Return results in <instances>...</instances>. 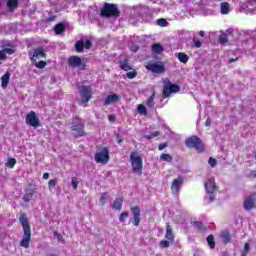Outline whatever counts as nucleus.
<instances>
[{"label": "nucleus", "instance_id": "nucleus-37", "mask_svg": "<svg viewBox=\"0 0 256 256\" xmlns=\"http://www.w3.org/2000/svg\"><path fill=\"white\" fill-rule=\"evenodd\" d=\"M250 249H251V245L249 243H245L241 256H247Z\"/></svg>", "mask_w": 256, "mask_h": 256}, {"label": "nucleus", "instance_id": "nucleus-5", "mask_svg": "<svg viewBox=\"0 0 256 256\" xmlns=\"http://www.w3.org/2000/svg\"><path fill=\"white\" fill-rule=\"evenodd\" d=\"M130 161L132 165V170L137 175H142L143 173V159L141 156L137 155V152H132L130 155Z\"/></svg>", "mask_w": 256, "mask_h": 256}, {"label": "nucleus", "instance_id": "nucleus-8", "mask_svg": "<svg viewBox=\"0 0 256 256\" xmlns=\"http://www.w3.org/2000/svg\"><path fill=\"white\" fill-rule=\"evenodd\" d=\"M82 103H89L93 95V88L91 86H80L78 87Z\"/></svg>", "mask_w": 256, "mask_h": 256}, {"label": "nucleus", "instance_id": "nucleus-56", "mask_svg": "<svg viewBox=\"0 0 256 256\" xmlns=\"http://www.w3.org/2000/svg\"><path fill=\"white\" fill-rule=\"evenodd\" d=\"M43 179H49V173L45 172V173L43 174Z\"/></svg>", "mask_w": 256, "mask_h": 256}, {"label": "nucleus", "instance_id": "nucleus-33", "mask_svg": "<svg viewBox=\"0 0 256 256\" xmlns=\"http://www.w3.org/2000/svg\"><path fill=\"white\" fill-rule=\"evenodd\" d=\"M160 159L161 161H166V163H171L173 161V156L170 154H162Z\"/></svg>", "mask_w": 256, "mask_h": 256}, {"label": "nucleus", "instance_id": "nucleus-10", "mask_svg": "<svg viewBox=\"0 0 256 256\" xmlns=\"http://www.w3.org/2000/svg\"><path fill=\"white\" fill-rule=\"evenodd\" d=\"M132 213L131 222L133 223L134 227H139L141 223V208L139 206H134L130 208Z\"/></svg>", "mask_w": 256, "mask_h": 256}, {"label": "nucleus", "instance_id": "nucleus-45", "mask_svg": "<svg viewBox=\"0 0 256 256\" xmlns=\"http://www.w3.org/2000/svg\"><path fill=\"white\" fill-rule=\"evenodd\" d=\"M208 163L210 165V167H216L217 166V159L210 157L208 160Z\"/></svg>", "mask_w": 256, "mask_h": 256}, {"label": "nucleus", "instance_id": "nucleus-47", "mask_svg": "<svg viewBox=\"0 0 256 256\" xmlns=\"http://www.w3.org/2000/svg\"><path fill=\"white\" fill-rule=\"evenodd\" d=\"M100 203L105 205L107 203V193H103L100 198Z\"/></svg>", "mask_w": 256, "mask_h": 256}, {"label": "nucleus", "instance_id": "nucleus-9", "mask_svg": "<svg viewBox=\"0 0 256 256\" xmlns=\"http://www.w3.org/2000/svg\"><path fill=\"white\" fill-rule=\"evenodd\" d=\"M94 159L96 163H102V165H107L109 163V148L103 147L101 151H98Z\"/></svg>", "mask_w": 256, "mask_h": 256}, {"label": "nucleus", "instance_id": "nucleus-18", "mask_svg": "<svg viewBox=\"0 0 256 256\" xmlns=\"http://www.w3.org/2000/svg\"><path fill=\"white\" fill-rule=\"evenodd\" d=\"M17 7H19V0H7L6 8L8 9L9 13H13Z\"/></svg>", "mask_w": 256, "mask_h": 256}, {"label": "nucleus", "instance_id": "nucleus-44", "mask_svg": "<svg viewBox=\"0 0 256 256\" xmlns=\"http://www.w3.org/2000/svg\"><path fill=\"white\" fill-rule=\"evenodd\" d=\"M126 76L128 77V79H135L137 77V71L133 70L131 72H128Z\"/></svg>", "mask_w": 256, "mask_h": 256}, {"label": "nucleus", "instance_id": "nucleus-36", "mask_svg": "<svg viewBox=\"0 0 256 256\" xmlns=\"http://www.w3.org/2000/svg\"><path fill=\"white\" fill-rule=\"evenodd\" d=\"M157 25L159 27H167V25H169V22H167V20L165 18H159L157 20Z\"/></svg>", "mask_w": 256, "mask_h": 256}, {"label": "nucleus", "instance_id": "nucleus-16", "mask_svg": "<svg viewBox=\"0 0 256 256\" xmlns=\"http://www.w3.org/2000/svg\"><path fill=\"white\" fill-rule=\"evenodd\" d=\"M147 69L152 73H165V66L162 64L152 63L147 66Z\"/></svg>", "mask_w": 256, "mask_h": 256}, {"label": "nucleus", "instance_id": "nucleus-35", "mask_svg": "<svg viewBox=\"0 0 256 256\" xmlns=\"http://www.w3.org/2000/svg\"><path fill=\"white\" fill-rule=\"evenodd\" d=\"M201 45H203L201 40H199V38H197V37H194L193 38V47H195V49H201Z\"/></svg>", "mask_w": 256, "mask_h": 256}, {"label": "nucleus", "instance_id": "nucleus-41", "mask_svg": "<svg viewBox=\"0 0 256 256\" xmlns=\"http://www.w3.org/2000/svg\"><path fill=\"white\" fill-rule=\"evenodd\" d=\"M144 137L145 139H153L155 137H159V131L151 132L150 134L145 135Z\"/></svg>", "mask_w": 256, "mask_h": 256}, {"label": "nucleus", "instance_id": "nucleus-53", "mask_svg": "<svg viewBox=\"0 0 256 256\" xmlns=\"http://www.w3.org/2000/svg\"><path fill=\"white\" fill-rule=\"evenodd\" d=\"M205 125L206 127H209V125H211V119L207 118Z\"/></svg>", "mask_w": 256, "mask_h": 256}, {"label": "nucleus", "instance_id": "nucleus-50", "mask_svg": "<svg viewBox=\"0 0 256 256\" xmlns=\"http://www.w3.org/2000/svg\"><path fill=\"white\" fill-rule=\"evenodd\" d=\"M92 45H93V44L91 43V40L86 39V41H85V43H84L85 49H91Z\"/></svg>", "mask_w": 256, "mask_h": 256}, {"label": "nucleus", "instance_id": "nucleus-46", "mask_svg": "<svg viewBox=\"0 0 256 256\" xmlns=\"http://www.w3.org/2000/svg\"><path fill=\"white\" fill-rule=\"evenodd\" d=\"M57 185V180L52 179L48 182L49 189H55V186Z\"/></svg>", "mask_w": 256, "mask_h": 256}, {"label": "nucleus", "instance_id": "nucleus-3", "mask_svg": "<svg viewBox=\"0 0 256 256\" xmlns=\"http://www.w3.org/2000/svg\"><path fill=\"white\" fill-rule=\"evenodd\" d=\"M204 187L206 189V197H205V201H207V203H213V201H215V192L217 191V186L215 185V180L213 179H208L205 184Z\"/></svg>", "mask_w": 256, "mask_h": 256}, {"label": "nucleus", "instance_id": "nucleus-38", "mask_svg": "<svg viewBox=\"0 0 256 256\" xmlns=\"http://www.w3.org/2000/svg\"><path fill=\"white\" fill-rule=\"evenodd\" d=\"M71 186L73 187V189L77 190V187H79V178L72 177Z\"/></svg>", "mask_w": 256, "mask_h": 256}, {"label": "nucleus", "instance_id": "nucleus-58", "mask_svg": "<svg viewBox=\"0 0 256 256\" xmlns=\"http://www.w3.org/2000/svg\"><path fill=\"white\" fill-rule=\"evenodd\" d=\"M235 61H237V59L231 58V59L228 61V63H235Z\"/></svg>", "mask_w": 256, "mask_h": 256}, {"label": "nucleus", "instance_id": "nucleus-57", "mask_svg": "<svg viewBox=\"0 0 256 256\" xmlns=\"http://www.w3.org/2000/svg\"><path fill=\"white\" fill-rule=\"evenodd\" d=\"M199 35H200V37H205V31L201 30V31L199 32Z\"/></svg>", "mask_w": 256, "mask_h": 256}, {"label": "nucleus", "instance_id": "nucleus-13", "mask_svg": "<svg viewBox=\"0 0 256 256\" xmlns=\"http://www.w3.org/2000/svg\"><path fill=\"white\" fill-rule=\"evenodd\" d=\"M68 63L70 67H77L81 71L85 69V64H83V61L81 58H79V56H71L68 60Z\"/></svg>", "mask_w": 256, "mask_h": 256}, {"label": "nucleus", "instance_id": "nucleus-6", "mask_svg": "<svg viewBox=\"0 0 256 256\" xmlns=\"http://www.w3.org/2000/svg\"><path fill=\"white\" fill-rule=\"evenodd\" d=\"M186 147H189L190 149H196L198 153H203L205 146L203 145V142L201 139L197 136H192L185 141Z\"/></svg>", "mask_w": 256, "mask_h": 256}, {"label": "nucleus", "instance_id": "nucleus-4", "mask_svg": "<svg viewBox=\"0 0 256 256\" xmlns=\"http://www.w3.org/2000/svg\"><path fill=\"white\" fill-rule=\"evenodd\" d=\"M163 83L164 87L162 95L164 99H167V97H170L173 93H179V91H181V87H179V85L173 84L168 78L164 79Z\"/></svg>", "mask_w": 256, "mask_h": 256}, {"label": "nucleus", "instance_id": "nucleus-2", "mask_svg": "<svg viewBox=\"0 0 256 256\" xmlns=\"http://www.w3.org/2000/svg\"><path fill=\"white\" fill-rule=\"evenodd\" d=\"M74 137H85V122L79 117H75L70 125Z\"/></svg>", "mask_w": 256, "mask_h": 256}, {"label": "nucleus", "instance_id": "nucleus-15", "mask_svg": "<svg viewBox=\"0 0 256 256\" xmlns=\"http://www.w3.org/2000/svg\"><path fill=\"white\" fill-rule=\"evenodd\" d=\"M181 185H183V178L178 177L173 180L171 185V191L174 195H177L179 193V189H181Z\"/></svg>", "mask_w": 256, "mask_h": 256}, {"label": "nucleus", "instance_id": "nucleus-28", "mask_svg": "<svg viewBox=\"0 0 256 256\" xmlns=\"http://www.w3.org/2000/svg\"><path fill=\"white\" fill-rule=\"evenodd\" d=\"M75 49L77 53H83V49H85V42L77 41L75 44Z\"/></svg>", "mask_w": 256, "mask_h": 256}, {"label": "nucleus", "instance_id": "nucleus-51", "mask_svg": "<svg viewBox=\"0 0 256 256\" xmlns=\"http://www.w3.org/2000/svg\"><path fill=\"white\" fill-rule=\"evenodd\" d=\"M167 143H162L158 146L159 151H163V149H166Z\"/></svg>", "mask_w": 256, "mask_h": 256}, {"label": "nucleus", "instance_id": "nucleus-17", "mask_svg": "<svg viewBox=\"0 0 256 256\" xmlns=\"http://www.w3.org/2000/svg\"><path fill=\"white\" fill-rule=\"evenodd\" d=\"M117 101H121V96L119 94H110L104 100V105L108 106L113 103H117Z\"/></svg>", "mask_w": 256, "mask_h": 256}, {"label": "nucleus", "instance_id": "nucleus-42", "mask_svg": "<svg viewBox=\"0 0 256 256\" xmlns=\"http://www.w3.org/2000/svg\"><path fill=\"white\" fill-rule=\"evenodd\" d=\"M228 41V38H227V34H221L220 37H219V42L222 44V45H225V43H227Z\"/></svg>", "mask_w": 256, "mask_h": 256}, {"label": "nucleus", "instance_id": "nucleus-7", "mask_svg": "<svg viewBox=\"0 0 256 256\" xmlns=\"http://www.w3.org/2000/svg\"><path fill=\"white\" fill-rule=\"evenodd\" d=\"M102 17H119V8L117 4L105 3L104 7L101 9Z\"/></svg>", "mask_w": 256, "mask_h": 256}, {"label": "nucleus", "instance_id": "nucleus-1", "mask_svg": "<svg viewBox=\"0 0 256 256\" xmlns=\"http://www.w3.org/2000/svg\"><path fill=\"white\" fill-rule=\"evenodd\" d=\"M19 221L24 231L22 240L20 241V247H24V249H29V245L31 244V225H29L27 214L22 213L20 215Z\"/></svg>", "mask_w": 256, "mask_h": 256}, {"label": "nucleus", "instance_id": "nucleus-22", "mask_svg": "<svg viewBox=\"0 0 256 256\" xmlns=\"http://www.w3.org/2000/svg\"><path fill=\"white\" fill-rule=\"evenodd\" d=\"M9 79H11V72L7 71L2 77V89H7L9 85Z\"/></svg>", "mask_w": 256, "mask_h": 256}, {"label": "nucleus", "instance_id": "nucleus-25", "mask_svg": "<svg viewBox=\"0 0 256 256\" xmlns=\"http://www.w3.org/2000/svg\"><path fill=\"white\" fill-rule=\"evenodd\" d=\"M164 48L161 46V44H153L152 45V52H154L156 55H159L160 53H163Z\"/></svg>", "mask_w": 256, "mask_h": 256}, {"label": "nucleus", "instance_id": "nucleus-29", "mask_svg": "<svg viewBox=\"0 0 256 256\" xmlns=\"http://www.w3.org/2000/svg\"><path fill=\"white\" fill-rule=\"evenodd\" d=\"M120 69H122L123 71H131V65H129V63L127 62V60H124L122 62H120Z\"/></svg>", "mask_w": 256, "mask_h": 256}, {"label": "nucleus", "instance_id": "nucleus-48", "mask_svg": "<svg viewBox=\"0 0 256 256\" xmlns=\"http://www.w3.org/2000/svg\"><path fill=\"white\" fill-rule=\"evenodd\" d=\"M4 54L6 55H13V53H15V50L13 48H5L4 50Z\"/></svg>", "mask_w": 256, "mask_h": 256}, {"label": "nucleus", "instance_id": "nucleus-59", "mask_svg": "<svg viewBox=\"0 0 256 256\" xmlns=\"http://www.w3.org/2000/svg\"><path fill=\"white\" fill-rule=\"evenodd\" d=\"M109 121H115V116H109Z\"/></svg>", "mask_w": 256, "mask_h": 256}, {"label": "nucleus", "instance_id": "nucleus-21", "mask_svg": "<svg viewBox=\"0 0 256 256\" xmlns=\"http://www.w3.org/2000/svg\"><path fill=\"white\" fill-rule=\"evenodd\" d=\"M220 12L222 15H229V13H231V6L229 5V2H222L220 4Z\"/></svg>", "mask_w": 256, "mask_h": 256}, {"label": "nucleus", "instance_id": "nucleus-52", "mask_svg": "<svg viewBox=\"0 0 256 256\" xmlns=\"http://www.w3.org/2000/svg\"><path fill=\"white\" fill-rule=\"evenodd\" d=\"M116 141H117V143L123 142V140L121 139V136H119V135L116 136Z\"/></svg>", "mask_w": 256, "mask_h": 256}, {"label": "nucleus", "instance_id": "nucleus-12", "mask_svg": "<svg viewBox=\"0 0 256 256\" xmlns=\"http://www.w3.org/2000/svg\"><path fill=\"white\" fill-rule=\"evenodd\" d=\"M26 123L27 125H30V127H39V118L35 111H31L26 115Z\"/></svg>", "mask_w": 256, "mask_h": 256}, {"label": "nucleus", "instance_id": "nucleus-31", "mask_svg": "<svg viewBox=\"0 0 256 256\" xmlns=\"http://www.w3.org/2000/svg\"><path fill=\"white\" fill-rule=\"evenodd\" d=\"M32 63H34V65H35V67H37V69H45V67H47V62H45V61H43V60L37 62V59H36V60H35L34 62H32Z\"/></svg>", "mask_w": 256, "mask_h": 256}, {"label": "nucleus", "instance_id": "nucleus-39", "mask_svg": "<svg viewBox=\"0 0 256 256\" xmlns=\"http://www.w3.org/2000/svg\"><path fill=\"white\" fill-rule=\"evenodd\" d=\"M22 199L25 201V203H29V201L33 199V192H27Z\"/></svg>", "mask_w": 256, "mask_h": 256}, {"label": "nucleus", "instance_id": "nucleus-49", "mask_svg": "<svg viewBox=\"0 0 256 256\" xmlns=\"http://www.w3.org/2000/svg\"><path fill=\"white\" fill-rule=\"evenodd\" d=\"M169 245H171V243L167 240H162L160 242V247H164L165 249H167V247H169Z\"/></svg>", "mask_w": 256, "mask_h": 256}, {"label": "nucleus", "instance_id": "nucleus-34", "mask_svg": "<svg viewBox=\"0 0 256 256\" xmlns=\"http://www.w3.org/2000/svg\"><path fill=\"white\" fill-rule=\"evenodd\" d=\"M17 165V160L15 158H9L6 162V167H10V169H13Z\"/></svg>", "mask_w": 256, "mask_h": 256}, {"label": "nucleus", "instance_id": "nucleus-23", "mask_svg": "<svg viewBox=\"0 0 256 256\" xmlns=\"http://www.w3.org/2000/svg\"><path fill=\"white\" fill-rule=\"evenodd\" d=\"M165 238L168 240V241H171L173 242L174 239H175V235L173 234V228L171 227V225H167L166 226V235H165Z\"/></svg>", "mask_w": 256, "mask_h": 256}, {"label": "nucleus", "instance_id": "nucleus-26", "mask_svg": "<svg viewBox=\"0 0 256 256\" xmlns=\"http://www.w3.org/2000/svg\"><path fill=\"white\" fill-rule=\"evenodd\" d=\"M54 31L56 35H61L65 31V25L63 23H59L54 27Z\"/></svg>", "mask_w": 256, "mask_h": 256}, {"label": "nucleus", "instance_id": "nucleus-27", "mask_svg": "<svg viewBox=\"0 0 256 256\" xmlns=\"http://www.w3.org/2000/svg\"><path fill=\"white\" fill-rule=\"evenodd\" d=\"M180 63H187L189 61V56L183 52L177 54Z\"/></svg>", "mask_w": 256, "mask_h": 256}, {"label": "nucleus", "instance_id": "nucleus-54", "mask_svg": "<svg viewBox=\"0 0 256 256\" xmlns=\"http://www.w3.org/2000/svg\"><path fill=\"white\" fill-rule=\"evenodd\" d=\"M250 177H256V170H252L250 172Z\"/></svg>", "mask_w": 256, "mask_h": 256}, {"label": "nucleus", "instance_id": "nucleus-60", "mask_svg": "<svg viewBox=\"0 0 256 256\" xmlns=\"http://www.w3.org/2000/svg\"><path fill=\"white\" fill-rule=\"evenodd\" d=\"M254 3H256V0H252Z\"/></svg>", "mask_w": 256, "mask_h": 256}, {"label": "nucleus", "instance_id": "nucleus-11", "mask_svg": "<svg viewBox=\"0 0 256 256\" xmlns=\"http://www.w3.org/2000/svg\"><path fill=\"white\" fill-rule=\"evenodd\" d=\"M244 209H246V211H251V209H256V192L248 195L244 199Z\"/></svg>", "mask_w": 256, "mask_h": 256}, {"label": "nucleus", "instance_id": "nucleus-55", "mask_svg": "<svg viewBox=\"0 0 256 256\" xmlns=\"http://www.w3.org/2000/svg\"><path fill=\"white\" fill-rule=\"evenodd\" d=\"M138 50H139V47H138V46L132 47V51H133L134 53H137Z\"/></svg>", "mask_w": 256, "mask_h": 256}, {"label": "nucleus", "instance_id": "nucleus-19", "mask_svg": "<svg viewBox=\"0 0 256 256\" xmlns=\"http://www.w3.org/2000/svg\"><path fill=\"white\" fill-rule=\"evenodd\" d=\"M220 239L222 243L227 245L228 243H231V233L228 230H224L220 233Z\"/></svg>", "mask_w": 256, "mask_h": 256}, {"label": "nucleus", "instance_id": "nucleus-20", "mask_svg": "<svg viewBox=\"0 0 256 256\" xmlns=\"http://www.w3.org/2000/svg\"><path fill=\"white\" fill-rule=\"evenodd\" d=\"M111 208L116 211H121V209H123V198L122 197L116 198L113 204L111 205Z\"/></svg>", "mask_w": 256, "mask_h": 256}, {"label": "nucleus", "instance_id": "nucleus-24", "mask_svg": "<svg viewBox=\"0 0 256 256\" xmlns=\"http://www.w3.org/2000/svg\"><path fill=\"white\" fill-rule=\"evenodd\" d=\"M145 105L148 109H153V107H155V91H153L152 95L147 98Z\"/></svg>", "mask_w": 256, "mask_h": 256}, {"label": "nucleus", "instance_id": "nucleus-14", "mask_svg": "<svg viewBox=\"0 0 256 256\" xmlns=\"http://www.w3.org/2000/svg\"><path fill=\"white\" fill-rule=\"evenodd\" d=\"M45 56V50L41 47L34 49L33 53H29V57L32 62H35L36 59H43Z\"/></svg>", "mask_w": 256, "mask_h": 256}, {"label": "nucleus", "instance_id": "nucleus-32", "mask_svg": "<svg viewBox=\"0 0 256 256\" xmlns=\"http://www.w3.org/2000/svg\"><path fill=\"white\" fill-rule=\"evenodd\" d=\"M137 111H138L139 115L147 116V107H145V105H143V104L138 105Z\"/></svg>", "mask_w": 256, "mask_h": 256}, {"label": "nucleus", "instance_id": "nucleus-40", "mask_svg": "<svg viewBox=\"0 0 256 256\" xmlns=\"http://www.w3.org/2000/svg\"><path fill=\"white\" fill-rule=\"evenodd\" d=\"M127 217H129V212L127 211L122 212L119 216L120 223H125V220L127 219Z\"/></svg>", "mask_w": 256, "mask_h": 256}, {"label": "nucleus", "instance_id": "nucleus-30", "mask_svg": "<svg viewBox=\"0 0 256 256\" xmlns=\"http://www.w3.org/2000/svg\"><path fill=\"white\" fill-rule=\"evenodd\" d=\"M210 249H215V237L213 235H209L206 239Z\"/></svg>", "mask_w": 256, "mask_h": 256}, {"label": "nucleus", "instance_id": "nucleus-43", "mask_svg": "<svg viewBox=\"0 0 256 256\" xmlns=\"http://www.w3.org/2000/svg\"><path fill=\"white\" fill-rule=\"evenodd\" d=\"M191 224L194 227H196V229H199V231H201L203 229V223L202 222L194 221V222H191Z\"/></svg>", "mask_w": 256, "mask_h": 256}]
</instances>
